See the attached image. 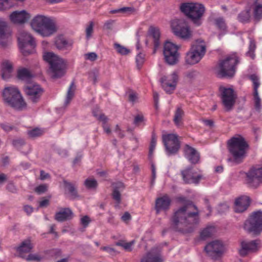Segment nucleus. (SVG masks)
Segmentation results:
<instances>
[{
  "label": "nucleus",
  "mask_w": 262,
  "mask_h": 262,
  "mask_svg": "<svg viewBox=\"0 0 262 262\" xmlns=\"http://www.w3.org/2000/svg\"><path fill=\"white\" fill-rule=\"evenodd\" d=\"M199 214L197 207L192 202L188 203L174 212L171 218L172 228L183 234L191 233L199 223Z\"/></svg>",
  "instance_id": "1"
},
{
  "label": "nucleus",
  "mask_w": 262,
  "mask_h": 262,
  "mask_svg": "<svg viewBox=\"0 0 262 262\" xmlns=\"http://www.w3.org/2000/svg\"><path fill=\"white\" fill-rule=\"evenodd\" d=\"M31 26L32 29L43 37H49L56 31V26L51 17L43 15H37L31 20Z\"/></svg>",
  "instance_id": "2"
},
{
  "label": "nucleus",
  "mask_w": 262,
  "mask_h": 262,
  "mask_svg": "<svg viewBox=\"0 0 262 262\" xmlns=\"http://www.w3.org/2000/svg\"><path fill=\"white\" fill-rule=\"evenodd\" d=\"M239 58L235 54L220 60L216 67V75L219 78H232L235 75Z\"/></svg>",
  "instance_id": "3"
},
{
  "label": "nucleus",
  "mask_w": 262,
  "mask_h": 262,
  "mask_svg": "<svg viewBox=\"0 0 262 262\" xmlns=\"http://www.w3.org/2000/svg\"><path fill=\"white\" fill-rule=\"evenodd\" d=\"M3 97L5 102L15 110L21 111L27 107L20 92L16 88H6L3 90Z\"/></svg>",
  "instance_id": "4"
},
{
  "label": "nucleus",
  "mask_w": 262,
  "mask_h": 262,
  "mask_svg": "<svg viewBox=\"0 0 262 262\" xmlns=\"http://www.w3.org/2000/svg\"><path fill=\"white\" fill-rule=\"evenodd\" d=\"M180 9L194 24L198 26L202 24V18L205 11V8L203 4L196 3H184L181 4Z\"/></svg>",
  "instance_id": "5"
},
{
  "label": "nucleus",
  "mask_w": 262,
  "mask_h": 262,
  "mask_svg": "<svg viewBox=\"0 0 262 262\" xmlns=\"http://www.w3.org/2000/svg\"><path fill=\"white\" fill-rule=\"evenodd\" d=\"M248 145L241 136L233 137L228 141V148L233 158L234 161L238 164L242 162Z\"/></svg>",
  "instance_id": "6"
},
{
  "label": "nucleus",
  "mask_w": 262,
  "mask_h": 262,
  "mask_svg": "<svg viewBox=\"0 0 262 262\" xmlns=\"http://www.w3.org/2000/svg\"><path fill=\"white\" fill-rule=\"evenodd\" d=\"M43 59L50 65L49 72L53 78H60L66 73V63L63 60L52 52H47Z\"/></svg>",
  "instance_id": "7"
},
{
  "label": "nucleus",
  "mask_w": 262,
  "mask_h": 262,
  "mask_svg": "<svg viewBox=\"0 0 262 262\" xmlns=\"http://www.w3.org/2000/svg\"><path fill=\"white\" fill-rule=\"evenodd\" d=\"M206 53V46L203 42L193 45L185 56L187 64L192 65L198 63Z\"/></svg>",
  "instance_id": "8"
},
{
  "label": "nucleus",
  "mask_w": 262,
  "mask_h": 262,
  "mask_svg": "<svg viewBox=\"0 0 262 262\" xmlns=\"http://www.w3.org/2000/svg\"><path fill=\"white\" fill-rule=\"evenodd\" d=\"M173 33L177 36L188 39L191 37V31L186 20L184 19H174L171 24Z\"/></svg>",
  "instance_id": "9"
},
{
  "label": "nucleus",
  "mask_w": 262,
  "mask_h": 262,
  "mask_svg": "<svg viewBox=\"0 0 262 262\" xmlns=\"http://www.w3.org/2000/svg\"><path fill=\"white\" fill-rule=\"evenodd\" d=\"M244 228L249 232L259 234L262 231V211L259 210L252 213L246 221Z\"/></svg>",
  "instance_id": "10"
},
{
  "label": "nucleus",
  "mask_w": 262,
  "mask_h": 262,
  "mask_svg": "<svg viewBox=\"0 0 262 262\" xmlns=\"http://www.w3.org/2000/svg\"><path fill=\"white\" fill-rule=\"evenodd\" d=\"M220 98L226 111H231L234 106L237 96L234 90L221 86L219 88Z\"/></svg>",
  "instance_id": "11"
},
{
  "label": "nucleus",
  "mask_w": 262,
  "mask_h": 262,
  "mask_svg": "<svg viewBox=\"0 0 262 262\" xmlns=\"http://www.w3.org/2000/svg\"><path fill=\"white\" fill-rule=\"evenodd\" d=\"M179 47L170 41H166L163 48V55L166 63L169 65L176 64L180 58Z\"/></svg>",
  "instance_id": "12"
},
{
  "label": "nucleus",
  "mask_w": 262,
  "mask_h": 262,
  "mask_svg": "<svg viewBox=\"0 0 262 262\" xmlns=\"http://www.w3.org/2000/svg\"><path fill=\"white\" fill-rule=\"evenodd\" d=\"M162 140L168 156L175 155L178 152L180 148V143L177 135L173 134L163 135Z\"/></svg>",
  "instance_id": "13"
},
{
  "label": "nucleus",
  "mask_w": 262,
  "mask_h": 262,
  "mask_svg": "<svg viewBox=\"0 0 262 262\" xmlns=\"http://www.w3.org/2000/svg\"><path fill=\"white\" fill-rule=\"evenodd\" d=\"M18 41L21 52L25 56L29 55L31 53V51L27 48L29 46L33 48L35 45L33 37L30 34L25 31H22L19 33Z\"/></svg>",
  "instance_id": "14"
},
{
  "label": "nucleus",
  "mask_w": 262,
  "mask_h": 262,
  "mask_svg": "<svg viewBox=\"0 0 262 262\" xmlns=\"http://www.w3.org/2000/svg\"><path fill=\"white\" fill-rule=\"evenodd\" d=\"M246 181L249 187L257 188L262 183V166L252 167L246 173Z\"/></svg>",
  "instance_id": "15"
},
{
  "label": "nucleus",
  "mask_w": 262,
  "mask_h": 262,
  "mask_svg": "<svg viewBox=\"0 0 262 262\" xmlns=\"http://www.w3.org/2000/svg\"><path fill=\"white\" fill-rule=\"evenodd\" d=\"M24 89L29 99L33 103L39 101L43 93L42 89L36 83H28L24 86Z\"/></svg>",
  "instance_id": "16"
},
{
  "label": "nucleus",
  "mask_w": 262,
  "mask_h": 262,
  "mask_svg": "<svg viewBox=\"0 0 262 262\" xmlns=\"http://www.w3.org/2000/svg\"><path fill=\"white\" fill-rule=\"evenodd\" d=\"M181 174L183 180L186 184H198L203 178V176L201 173H198L191 166L181 170Z\"/></svg>",
  "instance_id": "17"
},
{
  "label": "nucleus",
  "mask_w": 262,
  "mask_h": 262,
  "mask_svg": "<svg viewBox=\"0 0 262 262\" xmlns=\"http://www.w3.org/2000/svg\"><path fill=\"white\" fill-rule=\"evenodd\" d=\"M223 250V244L219 241H212L205 247V250L208 255L214 260L217 259L221 256Z\"/></svg>",
  "instance_id": "18"
},
{
  "label": "nucleus",
  "mask_w": 262,
  "mask_h": 262,
  "mask_svg": "<svg viewBox=\"0 0 262 262\" xmlns=\"http://www.w3.org/2000/svg\"><path fill=\"white\" fill-rule=\"evenodd\" d=\"M259 240L243 241L241 242V248L238 250L239 254L243 257L249 253L257 252L260 248Z\"/></svg>",
  "instance_id": "19"
},
{
  "label": "nucleus",
  "mask_w": 262,
  "mask_h": 262,
  "mask_svg": "<svg viewBox=\"0 0 262 262\" xmlns=\"http://www.w3.org/2000/svg\"><path fill=\"white\" fill-rule=\"evenodd\" d=\"M178 75L173 72L171 75L164 76L160 79L162 88L166 93L172 94L176 88Z\"/></svg>",
  "instance_id": "20"
},
{
  "label": "nucleus",
  "mask_w": 262,
  "mask_h": 262,
  "mask_svg": "<svg viewBox=\"0 0 262 262\" xmlns=\"http://www.w3.org/2000/svg\"><path fill=\"white\" fill-rule=\"evenodd\" d=\"M250 79L252 81L253 84L254 107L256 111H260L261 108V100L258 93V88L260 85L259 79L256 75L252 74L250 76Z\"/></svg>",
  "instance_id": "21"
},
{
  "label": "nucleus",
  "mask_w": 262,
  "mask_h": 262,
  "mask_svg": "<svg viewBox=\"0 0 262 262\" xmlns=\"http://www.w3.org/2000/svg\"><path fill=\"white\" fill-rule=\"evenodd\" d=\"M184 151L185 157L191 164H195L199 163L200 154L195 149L188 145H186Z\"/></svg>",
  "instance_id": "22"
},
{
  "label": "nucleus",
  "mask_w": 262,
  "mask_h": 262,
  "mask_svg": "<svg viewBox=\"0 0 262 262\" xmlns=\"http://www.w3.org/2000/svg\"><path fill=\"white\" fill-rule=\"evenodd\" d=\"M141 262H163L160 250L157 248L152 249L143 256Z\"/></svg>",
  "instance_id": "23"
},
{
  "label": "nucleus",
  "mask_w": 262,
  "mask_h": 262,
  "mask_svg": "<svg viewBox=\"0 0 262 262\" xmlns=\"http://www.w3.org/2000/svg\"><path fill=\"white\" fill-rule=\"evenodd\" d=\"M171 200L167 195L157 198L155 202V209L157 214H159L162 210L168 209Z\"/></svg>",
  "instance_id": "24"
},
{
  "label": "nucleus",
  "mask_w": 262,
  "mask_h": 262,
  "mask_svg": "<svg viewBox=\"0 0 262 262\" xmlns=\"http://www.w3.org/2000/svg\"><path fill=\"white\" fill-rule=\"evenodd\" d=\"M10 34L8 31L7 23L0 19V45L6 47L8 42V38Z\"/></svg>",
  "instance_id": "25"
},
{
  "label": "nucleus",
  "mask_w": 262,
  "mask_h": 262,
  "mask_svg": "<svg viewBox=\"0 0 262 262\" xmlns=\"http://www.w3.org/2000/svg\"><path fill=\"white\" fill-rule=\"evenodd\" d=\"M250 199L249 196H242L236 199L234 204V211L236 212L245 211L250 205Z\"/></svg>",
  "instance_id": "26"
},
{
  "label": "nucleus",
  "mask_w": 262,
  "mask_h": 262,
  "mask_svg": "<svg viewBox=\"0 0 262 262\" xmlns=\"http://www.w3.org/2000/svg\"><path fill=\"white\" fill-rule=\"evenodd\" d=\"M30 18V15L26 11H14L10 15V19L15 24H24Z\"/></svg>",
  "instance_id": "27"
},
{
  "label": "nucleus",
  "mask_w": 262,
  "mask_h": 262,
  "mask_svg": "<svg viewBox=\"0 0 262 262\" xmlns=\"http://www.w3.org/2000/svg\"><path fill=\"white\" fill-rule=\"evenodd\" d=\"M64 193L69 195L72 199H74L78 196V192L75 183L63 180Z\"/></svg>",
  "instance_id": "28"
},
{
  "label": "nucleus",
  "mask_w": 262,
  "mask_h": 262,
  "mask_svg": "<svg viewBox=\"0 0 262 262\" xmlns=\"http://www.w3.org/2000/svg\"><path fill=\"white\" fill-rule=\"evenodd\" d=\"M72 45V40H68L62 36L57 37L55 41L56 47L60 50L71 49Z\"/></svg>",
  "instance_id": "29"
},
{
  "label": "nucleus",
  "mask_w": 262,
  "mask_h": 262,
  "mask_svg": "<svg viewBox=\"0 0 262 262\" xmlns=\"http://www.w3.org/2000/svg\"><path fill=\"white\" fill-rule=\"evenodd\" d=\"M13 71V64L9 60H5L2 63V77L7 80L11 77Z\"/></svg>",
  "instance_id": "30"
},
{
  "label": "nucleus",
  "mask_w": 262,
  "mask_h": 262,
  "mask_svg": "<svg viewBox=\"0 0 262 262\" xmlns=\"http://www.w3.org/2000/svg\"><path fill=\"white\" fill-rule=\"evenodd\" d=\"M73 215V212L69 208H62L61 210L55 213V219L58 222H62L70 219Z\"/></svg>",
  "instance_id": "31"
},
{
  "label": "nucleus",
  "mask_w": 262,
  "mask_h": 262,
  "mask_svg": "<svg viewBox=\"0 0 262 262\" xmlns=\"http://www.w3.org/2000/svg\"><path fill=\"white\" fill-rule=\"evenodd\" d=\"M149 34L154 39V49L153 51V54H155L157 50L160 46V43L159 41L160 37V33L158 28L150 27L149 29Z\"/></svg>",
  "instance_id": "32"
},
{
  "label": "nucleus",
  "mask_w": 262,
  "mask_h": 262,
  "mask_svg": "<svg viewBox=\"0 0 262 262\" xmlns=\"http://www.w3.org/2000/svg\"><path fill=\"white\" fill-rule=\"evenodd\" d=\"M33 247V246L31 241L28 239L24 241L20 244V246L16 248V250L19 254L29 253L31 251Z\"/></svg>",
  "instance_id": "33"
},
{
  "label": "nucleus",
  "mask_w": 262,
  "mask_h": 262,
  "mask_svg": "<svg viewBox=\"0 0 262 262\" xmlns=\"http://www.w3.org/2000/svg\"><path fill=\"white\" fill-rule=\"evenodd\" d=\"M17 77L18 79L29 82L33 77L32 74L26 68H22L17 71Z\"/></svg>",
  "instance_id": "34"
},
{
  "label": "nucleus",
  "mask_w": 262,
  "mask_h": 262,
  "mask_svg": "<svg viewBox=\"0 0 262 262\" xmlns=\"http://www.w3.org/2000/svg\"><path fill=\"white\" fill-rule=\"evenodd\" d=\"M184 116V112L181 107H177L174 113L173 122L177 126L182 124V119Z\"/></svg>",
  "instance_id": "35"
},
{
  "label": "nucleus",
  "mask_w": 262,
  "mask_h": 262,
  "mask_svg": "<svg viewBox=\"0 0 262 262\" xmlns=\"http://www.w3.org/2000/svg\"><path fill=\"white\" fill-rule=\"evenodd\" d=\"M123 187V184L121 182H119L116 184V186L114 188L113 191L112 198L118 205L121 202V194L118 189Z\"/></svg>",
  "instance_id": "36"
},
{
  "label": "nucleus",
  "mask_w": 262,
  "mask_h": 262,
  "mask_svg": "<svg viewBox=\"0 0 262 262\" xmlns=\"http://www.w3.org/2000/svg\"><path fill=\"white\" fill-rule=\"evenodd\" d=\"M250 9H247L238 14L237 19L242 23H247L250 21Z\"/></svg>",
  "instance_id": "37"
},
{
  "label": "nucleus",
  "mask_w": 262,
  "mask_h": 262,
  "mask_svg": "<svg viewBox=\"0 0 262 262\" xmlns=\"http://www.w3.org/2000/svg\"><path fill=\"white\" fill-rule=\"evenodd\" d=\"M214 229L212 227H207L204 229L200 233V238L202 240H205L211 237L214 232Z\"/></svg>",
  "instance_id": "38"
},
{
  "label": "nucleus",
  "mask_w": 262,
  "mask_h": 262,
  "mask_svg": "<svg viewBox=\"0 0 262 262\" xmlns=\"http://www.w3.org/2000/svg\"><path fill=\"white\" fill-rule=\"evenodd\" d=\"M215 25L221 31L226 32L227 25L223 17H218L214 20Z\"/></svg>",
  "instance_id": "39"
},
{
  "label": "nucleus",
  "mask_w": 262,
  "mask_h": 262,
  "mask_svg": "<svg viewBox=\"0 0 262 262\" xmlns=\"http://www.w3.org/2000/svg\"><path fill=\"white\" fill-rule=\"evenodd\" d=\"M114 47L117 53L122 55H126L130 52L129 50L118 43H115Z\"/></svg>",
  "instance_id": "40"
},
{
  "label": "nucleus",
  "mask_w": 262,
  "mask_h": 262,
  "mask_svg": "<svg viewBox=\"0 0 262 262\" xmlns=\"http://www.w3.org/2000/svg\"><path fill=\"white\" fill-rule=\"evenodd\" d=\"M99 121L102 122V127L104 130V132L108 134L111 132L110 126L107 124V122L108 121L107 117L105 115H102L99 117Z\"/></svg>",
  "instance_id": "41"
},
{
  "label": "nucleus",
  "mask_w": 262,
  "mask_h": 262,
  "mask_svg": "<svg viewBox=\"0 0 262 262\" xmlns=\"http://www.w3.org/2000/svg\"><path fill=\"white\" fill-rule=\"evenodd\" d=\"M75 91V85L74 82L73 81L71 82L67 92V98L65 103L67 104L69 103L70 100L73 98L74 94Z\"/></svg>",
  "instance_id": "42"
},
{
  "label": "nucleus",
  "mask_w": 262,
  "mask_h": 262,
  "mask_svg": "<svg viewBox=\"0 0 262 262\" xmlns=\"http://www.w3.org/2000/svg\"><path fill=\"white\" fill-rule=\"evenodd\" d=\"M84 185L89 189H96L98 184L97 181L94 179H87L84 181Z\"/></svg>",
  "instance_id": "43"
},
{
  "label": "nucleus",
  "mask_w": 262,
  "mask_h": 262,
  "mask_svg": "<svg viewBox=\"0 0 262 262\" xmlns=\"http://www.w3.org/2000/svg\"><path fill=\"white\" fill-rule=\"evenodd\" d=\"M256 48L255 42L254 40H251L249 46V50L246 53V55L250 56L252 59L255 57L254 51Z\"/></svg>",
  "instance_id": "44"
},
{
  "label": "nucleus",
  "mask_w": 262,
  "mask_h": 262,
  "mask_svg": "<svg viewBox=\"0 0 262 262\" xmlns=\"http://www.w3.org/2000/svg\"><path fill=\"white\" fill-rule=\"evenodd\" d=\"M157 143V137L154 133H152L151 139L149 146V155L151 156L155 149Z\"/></svg>",
  "instance_id": "45"
},
{
  "label": "nucleus",
  "mask_w": 262,
  "mask_h": 262,
  "mask_svg": "<svg viewBox=\"0 0 262 262\" xmlns=\"http://www.w3.org/2000/svg\"><path fill=\"white\" fill-rule=\"evenodd\" d=\"M25 143V140L22 138H16L12 140V145L17 149L21 147Z\"/></svg>",
  "instance_id": "46"
},
{
  "label": "nucleus",
  "mask_w": 262,
  "mask_h": 262,
  "mask_svg": "<svg viewBox=\"0 0 262 262\" xmlns=\"http://www.w3.org/2000/svg\"><path fill=\"white\" fill-rule=\"evenodd\" d=\"M254 17L255 19L258 20L262 17V7L255 6L254 10Z\"/></svg>",
  "instance_id": "47"
},
{
  "label": "nucleus",
  "mask_w": 262,
  "mask_h": 262,
  "mask_svg": "<svg viewBox=\"0 0 262 262\" xmlns=\"http://www.w3.org/2000/svg\"><path fill=\"white\" fill-rule=\"evenodd\" d=\"M28 134L30 137L34 138L40 136L42 134V131L38 128H35L28 131Z\"/></svg>",
  "instance_id": "48"
},
{
  "label": "nucleus",
  "mask_w": 262,
  "mask_h": 262,
  "mask_svg": "<svg viewBox=\"0 0 262 262\" xmlns=\"http://www.w3.org/2000/svg\"><path fill=\"white\" fill-rule=\"evenodd\" d=\"M144 61V55L139 53L136 57V63L138 69H140Z\"/></svg>",
  "instance_id": "49"
},
{
  "label": "nucleus",
  "mask_w": 262,
  "mask_h": 262,
  "mask_svg": "<svg viewBox=\"0 0 262 262\" xmlns=\"http://www.w3.org/2000/svg\"><path fill=\"white\" fill-rule=\"evenodd\" d=\"M42 257L37 254H30L27 257V260L40 261Z\"/></svg>",
  "instance_id": "50"
},
{
  "label": "nucleus",
  "mask_w": 262,
  "mask_h": 262,
  "mask_svg": "<svg viewBox=\"0 0 262 262\" xmlns=\"http://www.w3.org/2000/svg\"><path fill=\"white\" fill-rule=\"evenodd\" d=\"M9 0H0V10L3 11L11 7Z\"/></svg>",
  "instance_id": "51"
},
{
  "label": "nucleus",
  "mask_w": 262,
  "mask_h": 262,
  "mask_svg": "<svg viewBox=\"0 0 262 262\" xmlns=\"http://www.w3.org/2000/svg\"><path fill=\"white\" fill-rule=\"evenodd\" d=\"M93 27L94 23L93 21H91L89 26H88V27L86 28V37L88 39L91 36L93 31Z\"/></svg>",
  "instance_id": "52"
},
{
  "label": "nucleus",
  "mask_w": 262,
  "mask_h": 262,
  "mask_svg": "<svg viewBox=\"0 0 262 262\" xmlns=\"http://www.w3.org/2000/svg\"><path fill=\"white\" fill-rule=\"evenodd\" d=\"M47 190V186L45 184H41L36 187L35 191L36 193L40 194L45 192Z\"/></svg>",
  "instance_id": "53"
},
{
  "label": "nucleus",
  "mask_w": 262,
  "mask_h": 262,
  "mask_svg": "<svg viewBox=\"0 0 262 262\" xmlns=\"http://www.w3.org/2000/svg\"><path fill=\"white\" fill-rule=\"evenodd\" d=\"M135 244V241L133 240L130 242H125L123 244L122 248L127 251H131L132 250V246Z\"/></svg>",
  "instance_id": "54"
},
{
  "label": "nucleus",
  "mask_w": 262,
  "mask_h": 262,
  "mask_svg": "<svg viewBox=\"0 0 262 262\" xmlns=\"http://www.w3.org/2000/svg\"><path fill=\"white\" fill-rule=\"evenodd\" d=\"M144 121V117L142 115H137L134 119V124L136 125H140Z\"/></svg>",
  "instance_id": "55"
},
{
  "label": "nucleus",
  "mask_w": 262,
  "mask_h": 262,
  "mask_svg": "<svg viewBox=\"0 0 262 262\" xmlns=\"http://www.w3.org/2000/svg\"><path fill=\"white\" fill-rule=\"evenodd\" d=\"M198 74L199 73L196 71L192 70L187 73L186 76L189 79L193 80L196 78Z\"/></svg>",
  "instance_id": "56"
},
{
  "label": "nucleus",
  "mask_w": 262,
  "mask_h": 262,
  "mask_svg": "<svg viewBox=\"0 0 262 262\" xmlns=\"http://www.w3.org/2000/svg\"><path fill=\"white\" fill-rule=\"evenodd\" d=\"M114 23V21L111 19L106 21L103 26V29L106 30H111Z\"/></svg>",
  "instance_id": "57"
},
{
  "label": "nucleus",
  "mask_w": 262,
  "mask_h": 262,
  "mask_svg": "<svg viewBox=\"0 0 262 262\" xmlns=\"http://www.w3.org/2000/svg\"><path fill=\"white\" fill-rule=\"evenodd\" d=\"M90 222V217L88 215L84 216L80 220V223L84 228L89 225Z\"/></svg>",
  "instance_id": "58"
},
{
  "label": "nucleus",
  "mask_w": 262,
  "mask_h": 262,
  "mask_svg": "<svg viewBox=\"0 0 262 262\" xmlns=\"http://www.w3.org/2000/svg\"><path fill=\"white\" fill-rule=\"evenodd\" d=\"M85 59L91 61H94L97 58V54L94 52H91L85 55Z\"/></svg>",
  "instance_id": "59"
},
{
  "label": "nucleus",
  "mask_w": 262,
  "mask_h": 262,
  "mask_svg": "<svg viewBox=\"0 0 262 262\" xmlns=\"http://www.w3.org/2000/svg\"><path fill=\"white\" fill-rule=\"evenodd\" d=\"M229 207L226 204H221L218 208V212L220 213H223L228 210Z\"/></svg>",
  "instance_id": "60"
},
{
  "label": "nucleus",
  "mask_w": 262,
  "mask_h": 262,
  "mask_svg": "<svg viewBox=\"0 0 262 262\" xmlns=\"http://www.w3.org/2000/svg\"><path fill=\"white\" fill-rule=\"evenodd\" d=\"M7 189L13 193H15L17 192V188L16 186L12 183H9L7 186Z\"/></svg>",
  "instance_id": "61"
},
{
  "label": "nucleus",
  "mask_w": 262,
  "mask_h": 262,
  "mask_svg": "<svg viewBox=\"0 0 262 262\" xmlns=\"http://www.w3.org/2000/svg\"><path fill=\"white\" fill-rule=\"evenodd\" d=\"M50 254L52 256H54L56 257L61 256L62 252L61 250L59 249H54L50 251Z\"/></svg>",
  "instance_id": "62"
},
{
  "label": "nucleus",
  "mask_w": 262,
  "mask_h": 262,
  "mask_svg": "<svg viewBox=\"0 0 262 262\" xmlns=\"http://www.w3.org/2000/svg\"><path fill=\"white\" fill-rule=\"evenodd\" d=\"M50 178L49 173L46 172L44 170H41L40 171V179L41 180H45Z\"/></svg>",
  "instance_id": "63"
},
{
  "label": "nucleus",
  "mask_w": 262,
  "mask_h": 262,
  "mask_svg": "<svg viewBox=\"0 0 262 262\" xmlns=\"http://www.w3.org/2000/svg\"><path fill=\"white\" fill-rule=\"evenodd\" d=\"M0 126L2 128H3L5 131L7 132H9L12 130L14 127L13 126L10 125L8 124L3 123L0 125Z\"/></svg>",
  "instance_id": "64"
}]
</instances>
